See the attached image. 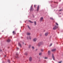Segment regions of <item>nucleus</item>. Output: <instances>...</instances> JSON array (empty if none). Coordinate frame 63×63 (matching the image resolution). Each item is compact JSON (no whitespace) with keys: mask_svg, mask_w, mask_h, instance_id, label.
Returning <instances> with one entry per match:
<instances>
[{"mask_svg":"<svg viewBox=\"0 0 63 63\" xmlns=\"http://www.w3.org/2000/svg\"><path fill=\"white\" fill-rule=\"evenodd\" d=\"M27 39H31V37L30 36H28L27 37Z\"/></svg>","mask_w":63,"mask_h":63,"instance_id":"nucleus-9","label":"nucleus"},{"mask_svg":"<svg viewBox=\"0 0 63 63\" xmlns=\"http://www.w3.org/2000/svg\"><path fill=\"white\" fill-rule=\"evenodd\" d=\"M31 47V45H30V46H29V48H30Z\"/></svg>","mask_w":63,"mask_h":63,"instance_id":"nucleus-27","label":"nucleus"},{"mask_svg":"<svg viewBox=\"0 0 63 63\" xmlns=\"http://www.w3.org/2000/svg\"><path fill=\"white\" fill-rule=\"evenodd\" d=\"M8 62H9V63H10V60H8Z\"/></svg>","mask_w":63,"mask_h":63,"instance_id":"nucleus-23","label":"nucleus"},{"mask_svg":"<svg viewBox=\"0 0 63 63\" xmlns=\"http://www.w3.org/2000/svg\"><path fill=\"white\" fill-rule=\"evenodd\" d=\"M41 45V43H38V46H40Z\"/></svg>","mask_w":63,"mask_h":63,"instance_id":"nucleus-17","label":"nucleus"},{"mask_svg":"<svg viewBox=\"0 0 63 63\" xmlns=\"http://www.w3.org/2000/svg\"><path fill=\"white\" fill-rule=\"evenodd\" d=\"M16 49H19V48H17Z\"/></svg>","mask_w":63,"mask_h":63,"instance_id":"nucleus-29","label":"nucleus"},{"mask_svg":"<svg viewBox=\"0 0 63 63\" xmlns=\"http://www.w3.org/2000/svg\"><path fill=\"white\" fill-rule=\"evenodd\" d=\"M34 24H36V22L35 21H34Z\"/></svg>","mask_w":63,"mask_h":63,"instance_id":"nucleus-26","label":"nucleus"},{"mask_svg":"<svg viewBox=\"0 0 63 63\" xmlns=\"http://www.w3.org/2000/svg\"><path fill=\"white\" fill-rule=\"evenodd\" d=\"M23 43V44H24V43Z\"/></svg>","mask_w":63,"mask_h":63,"instance_id":"nucleus-40","label":"nucleus"},{"mask_svg":"<svg viewBox=\"0 0 63 63\" xmlns=\"http://www.w3.org/2000/svg\"><path fill=\"white\" fill-rule=\"evenodd\" d=\"M50 19H52V20H53V18H52V17H50Z\"/></svg>","mask_w":63,"mask_h":63,"instance_id":"nucleus-21","label":"nucleus"},{"mask_svg":"<svg viewBox=\"0 0 63 63\" xmlns=\"http://www.w3.org/2000/svg\"><path fill=\"white\" fill-rule=\"evenodd\" d=\"M41 51H44V50L43 49H41Z\"/></svg>","mask_w":63,"mask_h":63,"instance_id":"nucleus-19","label":"nucleus"},{"mask_svg":"<svg viewBox=\"0 0 63 63\" xmlns=\"http://www.w3.org/2000/svg\"><path fill=\"white\" fill-rule=\"evenodd\" d=\"M29 22H30V23H33V22H32L30 20H29Z\"/></svg>","mask_w":63,"mask_h":63,"instance_id":"nucleus-13","label":"nucleus"},{"mask_svg":"<svg viewBox=\"0 0 63 63\" xmlns=\"http://www.w3.org/2000/svg\"><path fill=\"white\" fill-rule=\"evenodd\" d=\"M28 26L29 29H30V30H31V28L29 27V26L28 25Z\"/></svg>","mask_w":63,"mask_h":63,"instance_id":"nucleus-18","label":"nucleus"},{"mask_svg":"<svg viewBox=\"0 0 63 63\" xmlns=\"http://www.w3.org/2000/svg\"><path fill=\"white\" fill-rule=\"evenodd\" d=\"M52 58L54 60H55V59H54V55L53 54H52Z\"/></svg>","mask_w":63,"mask_h":63,"instance_id":"nucleus-6","label":"nucleus"},{"mask_svg":"<svg viewBox=\"0 0 63 63\" xmlns=\"http://www.w3.org/2000/svg\"><path fill=\"white\" fill-rule=\"evenodd\" d=\"M35 25H36V24H35Z\"/></svg>","mask_w":63,"mask_h":63,"instance_id":"nucleus-39","label":"nucleus"},{"mask_svg":"<svg viewBox=\"0 0 63 63\" xmlns=\"http://www.w3.org/2000/svg\"><path fill=\"white\" fill-rule=\"evenodd\" d=\"M1 51H2V50H0Z\"/></svg>","mask_w":63,"mask_h":63,"instance_id":"nucleus-37","label":"nucleus"},{"mask_svg":"<svg viewBox=\"0 0 63 63\" xmlns=\"http://www.w3.org/2000/svg\"><path fill=\"white\" fill-rule=\"evenodd\" d=\"M16 57V58H17V57Z\"/></svg>","mask_w":63,"mask_h":63,"instance_id":"nucleus-35","label":"nucleus"},{"mask_svg":"<svg viewBox=\"0 0 63 63\" xmlns=\"http://www.w3.org/2000/svg\"><path fill=\"white\" fill-rule=\"evenodd\" d=\"M43 19H44V18L43 17H41L40 18V20L41 21H43Z\"/></svg>","mask_w":63,"mask_h":63,"instance_id":"nucleus-3","label":"nucleus"},{"mask_svg":"<svg viewBox=\"0 0 63 63\" xmlns=\"http://www.w3.org/2000/svg\"><path fill=\"white\" fill-rule=\"evenodd\" d=\"M36 50H37V49H36Z\"/></svg>","mask_w":63,"mask_h":63,"instance_id":"nucleus-38","label":"nucleus"},{"mask_svg":"<svg viewBox=\"0 0 63 63\" xmlns=\"http://www.w3.org/2000/svg\"><path fill=\"white\" fill-rule=\"evenodd\" d=\"M32 47L33 49H34V47L33 46Z\"/></svg>","mask_w":63,"mask_h":63,"instance_id":"nucleus-24","label":"nucleus"},{"mask_svg":"<svg viewBox=\"0 0 63 63\" xmlns=\"http://www.w3.org/2000/svg\"><path fill=\"white\" fill-rule=\"evenodd\" d=\"M16 55H18V54H16Z\"/></svg>","mask_w":63,"mask_h":63,"instance_id":"nucleus-33","label":"nucleus"},{"mask_svg":"<svg viewBox=\"0 0 63 63\" xmlns=\"http://www.w3.org/2000/svg\"><path fill=\"white\" fill-rule=\"evenodd\" d=\"M48 32H46V33L45 34V35L46 36H47V35H48Z\"/></svg>","mask_w":63,"mask_h":63,"instance_id":"nucleus-5","label":"nucleus"},{"mask_svg":"<svg viewBox=\"0 0 63 63\" xmlns=\"http://www.w3.org/2000/svg\"><path fill=\"white\" fill-rule=\"evenodd\" d=\"M37 39L36 38H35L33 39V41H34V42H36V41H37Z\"/></svg>","mask_w":63,"mask_h":63,"instance_id":"nucleus-7","label":"nucleus"},{"mask_svg":"<svg viewBox=\"0 0 63 63\" xmlns=\"http://www.w3.org/2000/svg\"><path fill=\"white\" fill-rule=\"evenodd\" d=\"M62 11V10L61 9L59 11Z\"/></svg>","mask_w":63,"mask_h":63,"instance_id":"nucleus-31","label":"nucleus"},{"mask_svg":"<svg viewBox=\"0 0 63 63\" xmlns=\"http://www.w3.org/2000/svg\"><path fill=\"white\" fill-rule=\"evenodd\" d=\"M29 60L30 61H31L32 60V57H30V58Z\"/></svg>","mask_w":63,"mask_h":63,"instance_id":"nucleus-4","label":"nucleus"},{"mask_svg":"<svg viewBox=\"0 0 63 63\" xmlns=\"http://www.w3.org/2000/svg\"><path fill=\"white\" fill-rule=\"evenodd\" d=\"M13 34H14V35H15V34H16V32H15V31H14L13 32Z\"/></svg>","mask_w":63,"mask_h":63,"instance_id":"nucleus-14","label":"nucleus"},{"mask_svg":"<svg viewBox=\"0 0 63 63\" xmlns=\"http://www.w3.org/2000/svg\"><path fill=\"white\" fill-rule=\"evenodd\" d=\"M40 36H41V35H40Z\"/></svg>","mask_w":63,"mask_h":63,"instance_id":"nucleus-41","label":"nucleus"},{"mask_svg":"<svg viewBox=\"0 0 63 63\" xmlns=\"http://www.w3.org/2000/svg\"><path fill=\"white\" fill-rule=\"evenodd\" d=\"M18 45L20 46V47H21V45L20 44V43H19Z\"/></svg>","mask_w":63,"mask_h":63,"instance_id":"nucleus-16","label":"nucleus"},{"mask_svg":"<svg viewBox=\"0 0 63 63\" xmlns=\"http://www.w3.org/2000/svg\"><path fill=\"white\" fill-rule=\"evenodd\" d=\"M52 51H55L56 50V49H54L52 50Z\"/></svg>","mask_w":63,"mask_h":63,"instance_id":"nucleus-10","label":"nucleus"},{"mask_svg":"<svg viewBox=\"0 0 63 63\" xmlns=\"http://www.w3.org/2000/svg\"><path fill=\"white\" fill-rule=\"evenodd\" d=\"M6 55H5V56H4L5 57H6Z\"/></svg>","mask_w":63,"mask_h":63,"instance_id":"nucleus-36","label":"nucleus"},{"mask_svg":"<svg viewBox=\"0 0 63 63\" xmlns=\"http://www.w3.org/2000/svg\"><path fill=\"white\" fill-rule=\"evenodd\" d=\"M33 10H34V9H33V7H32V6H31V7L30 11H33Z\"/></svg>","mask_w":63,"mask_h":63,"instance_id":"nucleus-2","label":"nucleus"},{"mask_svg":"<svg viewBox=\"0 0 63 63\" xmlns=\"http://www.w3.org/2000/svg\"><path fill=\"white\" fill-rule=\"evenodd\" d=\"M36 6V5H34V7H35Z\"/></svg>","mask_w":63,"mask_h":63,"instance_id":"nucleus-30","label":"nucleus"},{"mask_svg":"<svg viewBox=\"0 0 63 63\" xmlns=\"http://www.w3.org/2000/svg\"><path fill=\"white\" fill-rule=\"evenodd\" d=\"M27 34L28 35H30V33H27Z\"/></svg>","mask_w":63,"mask_h":63,"instance_id":"nucleus-15","label":"nucleus"},{"mask_svg":"<svg viewBox=\"0 0 63 63\" xmlns=\"http://www.w3.org/2000/svg\"><path fill=\"white\" fill-rule=\"evenodd\" d=\"M62 61H61L60 62H59L58 63H62Z\"/></svg>","mask_w":63,"mask_h":63,"instance_id":"nucleus-22","label":"nucleus"},{"mask_svg":"<svg viewBox=\"0 0 63 63\" xmlns=\"http://www.w3.org/2000/svg\"><path fill=\"white\" fill-rule=\"evenodd\" d=\"M7 42H10V40L8 39L7 40Z\"/></svg>","mask_w":63,"mask_h":63,"instance_id":"nucleus-12","label":"nucleus"},{"mask_svg":"<svg viewBox=\"0 0 63 63\" xmlns=\"http://www.w3.org/2000/svg\"><path fill=\"white\" fill-rule=\"evenodd\" d=\"M56 24H58V23H56Z\"/></svg>","mask_w":63,"mask_h":63,"instance_id":"nucleus-34","label":"nucleus"},{"mask_svg":"<svg viewBox=\"0 0 63 63\" xmlns=\"http://www.w3.org/2000/svg\"><path fill=\"white\" fill-rule=\"evenodd\" d=\"M27 54V53H26L25 55H26Z\"/></svg>","mask_w":63,"mask_h":63,"instance_id":"nucleus-32","label":"nucleus"},{"mask_svg":"<svg viewBox=\"0 0 63 63\" xmlns=\"http://www.w3.org/2000/svg\"><path fill=\"white\" fill-rule=\"evenodd\" d=\"M48 55H50V51H48Z\"/></svg>","mask_w":63,"mask_h":63,"instance_id":"nucleus-11","label":"nucleus"},{"mask_svg":"<svg viewBox=\"0 0 63 63\" xmlns=\"http://www.w3.org/2000/svg\"><path fill=\"white\" fill-rule=\"evenodd\" d=\"M39 55H42V53H39Z\"/></svg>","mask_w":63,"mask_h":63,"instance_id":"nucleus-20","label":"nucleus"},{"mask_svg":"<svg viewBox=\"0 0 63 63\" xmlns=\"http://www.w3.org/2000/svg\"><path fill=\"white\" fill-rule=\"evenodd\" d=\"M39 7H40L39 6V5H38L37 7V11H39Z\"/></svg>","mask_w":63,"mask_h":63,"instance_id":"nucleus-8","label":"nucleus"},{"mask_svg":"<svg viewBox=\"0 0 63 63\" xmlns=\"http://www.w3.org/2000/svg\"><path fill=\"white\" fill-rule=\"evenodd\" d=\"M52 45V44H51L50 45V47Z\"/></svg>","mask_w":63,"mask_h":63,"instance_id":"nucleus-28","label":"nucleus"},{"mask_svg":"<svg viewBox=\"0 0 63 63\" xmlns=\"http://www.w3.org/2000/svg\"><path fill=\"white\" fill-rule=\"evenodd\" d=\"M45 59H47V57H45Z\"/></svg>","mask_w":63,"mask_h":63,"instance_id":"nucleus-25","label":"nucleus"},{"mask_svg":"<svg viewBox=\"0 0 63 63\" xmlns=\"http://www.w3.org/2000/svg\"><path fill=\"white\" fill-rule=\"evenodd\" d=\"M57 25H58V24H56V25L55 26V27H54L53 28V30H55V29H57V28H58V26H57Z\"/></svg>","mask_w":63,"mask_h":63,"instance_id":"nucleus-1","label":"nucleus"}]
</instances>
